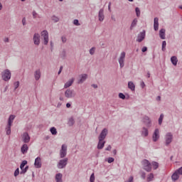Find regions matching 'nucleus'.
<instances>
[{
	"label": "nucleus",
	"mask_w": 182,
	"mask_h": 182,
	"mask_svg": "<svg viewBox=\"0 0 182 182\" xmlns=\"http://www.w3.org/2000/svg\"><path fill=\"white\" fill-rule=\"evenodd\" d=\"M14 120H15V115H10L9 120H8V124L6 128V134L9 136L11 134V127L12 126V123H14Z\"/></svg>",
	"instance_id": "nucleus-1"
},
{
	"label": "nucleus",
	"mask_w": 182,
	"mask_h": 182,
	"mask_svg": "<svg viewBox=\"0 0 182 182\" xmlns=\"http://www.w3.org/2000/svg\"><path fill=\"white\" fill-rule=\"evenodd\" d=\"M126 59V52L122 51L119 57L118 58V62L119 63V66L120 68H124V60Z\"/></svg>",
	"instance_id": "nucleus-2"
},
{
	"label": "nucleus",
	"mask_w": 182,
	"mask_h": 182,
	"mask_svg": "<svg viewBox=\"0 0 182 182\" xmlns=\"http://www.w3.org/2000/svg\"><path fill=\"white\" fill-rule=\"evenodd\" d=\"M142 166L144 167V169H145L146 171L150 172L151 171V164L149 162L148 160L145 159L142 161Z\"/></svg>",
	"instance_id": "nucleus-3"
},
{
	"label": "nucleus",
	"mask_w": 182,
	"mask_h": 182,
	"mask_svg": "<svg viewBox=\"0 0 182 182\" xmlns=\"http://www.w3.org/2000/svg\"><path fill=\"white\" fill-rule=\"evenodd\" d=\"M66 154H68V146H66V144H63L60 151V158L63 159L64 157H66Z\"/></svg>",
	"instance_id": "nucleus-4"
},
{
	"label": "nucleus",
	"mask_w": 182,
	"mask_h": 182,
	"mask_svg": "<svg viewBox=\"0 0 182 182\" xmlns=\"http://www.w3.org/2000/svg\"><path fill=\"white\" fill-rule=\"evenodd\" d=\"M65 96L67 97V99H72V97H75L76 96V93L73 90L68 89L65 92Z\"/></svg>",
	"instance_id": "nucleus-5"
},
{
	"label": "nucleus",
	"mask_w": 182,
	"mask_h": 182,
	"mask_svg": "<svg viewBox=\"0 0 182 182\" xmlns=\"http://www.w3.org/2000/svg\"><path fill=\"white\" fill-rule=\"evenodd\" d=\"M2 79L5 80V82H8L9 79H11V71L9 70H6L2 73Z\"/></svg>",
	"instance_id": "nucleus-6"
},
{
	"label": "nucleus",
	"mask_w": 182,
	"mask_h": 182,
	"mask_svg": "<svg viewBox=\"0 0 182 182\" xmlns=\"http://www.w3.org/2000/svg\"><path fill=\"white\" fill-rule=\"evenodd\" d=\"M165 141L166 146H168V144H170V143L173 141V134H171V132L166 133L165 136Z\"/></svg>",
	"instance_id": "nucleus-7"
},
{
	"label": "nucleus",
	"mask_w": 182,
	"mask_h": 182,
	"mask_svg": "<svg viewBox=\"0 0 182 182\" xmlns=\"http://www.w3.org/2000/svg\"><path fill=\"white\" fill-rule=\"evenodd\" d=\"M68 158H65L64 159L60 160L58 164V167L59 168H65L66 167V164H68Z\"/></svg>",
	"instance_id": "nucleus-8"
},
{
	"label": "nucleus",
	"mask_w": 182,
	"mask_h": 182,
	"mask_svg": "<svg viewBox=\"0 0 182 182\" xmlns=\"http://www.w3.org/2000/svg\"><path fill=\"white\" fill-rule=\"evenodd\" d=\"M41 36L42 38H43L44 44L48 45V43L49 42V34L48 33V31H42Z\"/></svg>",
	"instance_id": "nucleus-9"
},
{
	"label": "nucleus",
	"mask_w": 182,
	"mask_h": 182,
	"mask_svg": "<svg viewBox=\"0 0 182 182\" xmlns=\"http://www.w3.org/2000/svg\"><path fill=\"white\" fill-rule=\"evenodd\" d=\"M145 38H146V31H143L142 32L138 34L136 42H139V43L143 42Z\"/></svg>",
	"instance_id": "nucleus-10"
},
{
	"label": "nucleus",
	"mask_w": 182,
	"mask_h": 182,
	"mask_svg": "<svg viewBox=\"0 0 182 182\" xmlns=\"http://www.w3.org/2000/svg\"><path fill=\"white\" fill-rule=\"evenodd\" d=\"M107 133H108L107 129H106V128L104 129L101 132V133H100V136L98 137V140H100V141H101V140H105V139H106V136H107Z\"/></svg>",
	"instance_id": "nucleus-11"
},
{
	"label": "nucleus",
	"mask_w": 182,
	"mask_h": 182,
	"mask_svg": "<svg viewBox=\"0 0 182 182\" xmlns=\"http://www.w3.org/2000/svg\"><path fill=\"white\" fill-rule=\"evenodd\" d=\"M152 139H153V141H157V140L160 139V131L159 130V129H155L152 136Z\"/></svg>",
	"instance_id": "nucleus-12"
},
{
	"label": "nucleus",
	"mask_w": 182,
	"mask_h": 182,
	"mask_svg": "<svg viewBox=\"0 0 182 182\" xmlns=\"http://www.w3.org/2000/svg\"><path fill=\"white\" fill-rule=\"evenodd\" d=\"M34 166L36 168H41V167H42V159L41 157H37L35 159Z\"/></svg>",
	"instance_id": "nucleus-13"
},
{
	"label": "nucleus",
	"mask_w": 182,
	"mask_h": 182,
	"mask_svg": "<svg viewBox=\"0 0 182 182\" xmlns=\"http://www.w3.org/2000/svg\"><path fill=\"white\" fill-rule=\"evenodd\" d=\"M142 121L146 127H150L151 126V121L150 120V118H149V117H144Z\"/></svg>",
	"instance_id": "nucleus-14"
},
{
	"label": "nucleus",
	"mask_w": 182,
	"mask_h": 182,
	"mask_svg": "<svg viewBox=\"0 0 182 182\" xmlns=\"http://www.w3.org/2000/svg\"><path fill=\"white\" fill-rule=\"evenodd\" d=\"M34 45H39L41 43V36L38 33H35L33 36Z\"/></svg>",
	"instance_id": "nucleus-15"
},
{
	"label": "nucleus",
	"mask_w": 182,
	"mask_h": 182,
	"mask_svg": "<svg viewBox=\"0 0 182 182\" xmlns=\"http://www.w3.org/2000/svg\"><path fill=\"white\" fill-rule=\"evenodd\" d=\"M23 141L24 143H29V141H31V137L27 132L23 134Z\"/></svg>",
	"instance_id": "nucleus-16"
},
{
	"label": "nucleus",
	"mask_w": 182,
	"mask_h": 182,
	"mask_svg": "<svg viewBox=\"0 0 182 182\" xmlns=\"http://www.w3.org/2000/svg\"><path fill=\"white\" fill-rule=\"evenodd\" d=\"M73 82H75V78H72L70 80H68L65 85L64 88L68 89V87H70L72 85H73Z\"/></svg>",
	"instance_id": "nucleus-17"
},
{
	"label": "nucleus",
	"mask_w": 182,
	"mask_h": 182,
	"mask_svg": "<svg viewBox=\"0 0 182 182\" xmlns=\"http://www.w3.org/2000/svg\"><path fill=\"white\" fill-rule=\"evenodd\" d=\"M79 81H78V83H83V82H85V80H86L87 79V74H82V75H80L79 76Z\"/></svg>",
	"instance_id": "nucleus-18"
},
{
	"label": "nucleus",
	"mask_w": 182,
	"mask_h": 182,
	"mask_svg": "<svg viewBox=\"0 0 182 182\" xmlns=\"http://www.w3.org/2000/svg\"><path fill=\"white\" fill-rule=\"evenodd\" d=\"M154 31H159V18L157 17L154 19Z\"/></svg>",
	"instance_id": "nucleus-19"
},
{
	"label": "nucleus",
	"mask_w": 182,
	"mask_h": 182,
	"mask_svg": "<svg viewBox=\"0 0 182 182\" xmlns=\"http://www.w3.org/2000/svg\"><path fill=\"white\" fill-rule=\"evenodd\" d=\"M106 141L99 139V142H98V145H97V149L99 150H102V149H103L105 147V144Z\"/></svg>",
	"instance_id": "nucleus-20"
},
{
	"label": "nucleus",
	"mask_w": 182,
	"mask_h": 182,
	"mask_svg": "<svg viewBox=\"0 0 182 182\" xmlns=\"http://www.w3.org/2000/svg\"><path fill=\"white\" fill-rule=\"evenodd\" d=\"M159 36L161 39H166V29L162 28L159 31Z\"/></svg>",
	"instance_id": "nucleus-21"
},
{
	"label": "nucleus",
	"mask_w": 182,
	"mask_h": 182,
	"mask_svg": "<svg viewBox=\"0 0 182 182\" xmlns=\"http://www.w3.org/2000/svg\"><path fill=\"white\" fill-rule=\"evenodd\" d=\"M104 19H105V15L103 14V9H100L99 12V21L102 22L103 21Z\"/></svg>",
	"instance_id": "nucleus-22"
},
{
	"label": "nucleus",
	"mask_w": 182,
	"mask_h": 182,
	"mask_svg": "<svg viewBox=\"0 0 182 182\" xmlns=\"http://www.w3.org/2000/svg\"><path fill=\"white\" fill-rule=\"evenodd\" d=\"M34 76H35L36 80H39V79H41V70H37L35 72Z\"/></svg>",
	"instance_id": "nucleus-23"
},
{
	"label": "nucleus",
	"mask_w": 182,
	"mask_h": 182,
	"mask_svg": "<svg viewBox=\"0 0 182 182\" xmlns=\"http://www.w3.org/2000/svg\"><path fill=\"white\" fill-rule=\"evenodd\" d=\"M171 62L172 63V64L174 65V66H176L177 65V63L178 62V60H177V57L176 56H172L171 58Z\"/></svg>",
	"instance_id": "nucleus-24"
},
{
	"label": "nucleus",
	"mask_w": 182,
	"mask_h": 182,
	"mask_svg": "<svg viewBox=\"0 0 182 182\" xmlns=\"http://www.w3.org/2000/svg\"><path fill=\"white\" fill-rule=\"evenodd\" d=\"M28 145L26 144H24L22 146H21V153H23V154H25V153H26L28 151Z\"/></svg>",
	"instance_id": "nucleus-25"
},
{
	"label": "nucleus",
	"mask_w": 182,
	"mask_h": 182,
	"mask_svg": "<svg viewBox=\"0 0 182 182\" xmlns=\"http://www.w3.org/2000/svg\"><path fill=\"white\" fill-rule=\"evenodd\" d=\"M62 177H63L62 173H57L55 176V181L56 182H63Z\"/></svg>",
	"instance_id": "nucleus-26"
},
{
	"label": "nucleus",
	"mask_w": 182,
	"mask_h": 182,
	"mask_svg": "<svg viewBox=\"0 0 182 182\" xmlns=\"http://www.w3.org/2000/svg\"><path fill=\"white\" fill-rule=\"evenodd\" d=\"M178 172L176 171L171 176V178L173 181L178 180Z\"/></svg>",
	"instance_id": "nucleus-27"
},
{
	"label": "nucleus",
	"mask_w": 182,
	"mask_h": 182,
	"mask_svg": "<svg viewBox=\"0 0 182 182\" xmlns=\"http://www.w3.org/2000/svg\"><path fill=\"white\" fill-rule=\"evenodd\" d=\"M141 134H142V136H144V137H147V136H149V129L144 127Z\"/></svg>",
	"instance_id": "nucleus-28"
},
{
	"label": "nucleus",
	"mask_w": 182,
	"mask_h": 182,
	"mask_svg": "<svg viewBox=\"0 0 182 182\" xmlns=\"http://www.w3.org/2000/svg\"><path fill=\"white\" fill-rule=\"evenodd\" d=\"M128 87L132 90H134V89H136V86L134 85V83H133V82H128Z\"/></svg>",
	"instance_id": "nucleus-29"
},
{
	"label": "nucleus",
	"mask_w": 182,
	"mask_h": 182,
	"mask_svg": "<svg viewBox=\"0 0 182 182\" xmlns=\"http://www.w3.org/2000/svg\"><path fill=\"white\" fill-rule=\"evenodd\" d=\"M154 178V174L153 173H150L149 175H148L147 178H146V181L149 182V181H153V179Z\"/></svg>",
	"instance_id": "nucleus-30"
},
{
	"label": "nucleus",
	"mask_w": 182,
	"mask_h": 182,
	"mask_svg": "<svg viewBox=\"0 0 182 182\" xmlns=\"http://www.w3.org/2000/svg\"><path fill=\"white\" fill-rule=\"evenodd\" d=\"M151 166L154 168V170H157V168H159V163L154 161L151 163Z\"/></svg>",
	"instance_id": "nucleus-31"
},
{
	"label": "nucleus",
	"mask_w": 182,
	"mask_h": 182,
	"mask_svg": "<svg viewBox=\"0 0 182 182\" xmlns=\"http://www.w3.org/2000/svg\"><path fill=\"white\" fill-rule=\"evenodd\" d=\"M26 164H28V161H22V163L20 165V168L21 171L23 170V168H24L25 166H26Z\"/></svg>",
	"instance_id": "nucleus-32"
},
{
	"label": "nucleus",
	"mask_w": 182,
	"mask_h": 182,
	"mask_svg": "<svg viewBox=\"0 0 182 182\" xmlns=\"http://www.w3.org/2000/svg\"><path fill=\"white\" fill-rule=\"evenodd\" d=\"M68 126H73L75 124V119L73 118H70L68 122Z\"/></svg>",
	"instance_id": "nucleus-33"
},
{
	"label": "nucleus",
	"mask_w": 182,
	"mask_h": 182,
	"mask_svg": "<svg viewBox=\"0 0 182 182\" xmlns=\"http://www.w3.org/2000/svg\"><path fill=\"white\" fill-rule=\"evenodd\" d=\"M136 25H137V18L134 19V21H132L131 24V29L136 26Z\"/></svg>",
	"instance_id": "nucleus-34"
},
{
	"label": "nucleus",
	"mask_w": 182,
	"mask_h": 182,
	"mask_svg": "<svg viewBox=\"0 0 182 182\" xmlns=\"http://www.w3.org/2000/svg\"><path fill=\"white\" fill-rule=\"evenodd\" d=\"M164 118V114H161L159 119V124H161L163 123V119Z\"/></svg>",
	"instance_id": "nucleus-35"
},
{
	"label": "nucleus",
	"mask_w": 182,
	"mask_h": 182,
	"mask_svg": "<svg viewBox=\"0 0 182 182\" xmlns=\"http://www.w3.org/2000/svg\"><path fill=\"white\" fill-rule=\"evenodd\" d=\"M50 132H51V134H53V135L58 134V132L56 131V128H55V127H52V128L50 129Z\"/></svg>",
	"instance_id": "nucleus-36"
},
{
	"label": "nucleus",
	"mask_w": 182,
	"mask_h": 182,
	"mask_svg": "<svg viewBox=\"0 0 182 182\" xmlns=\"http://www.w3.org/2000/svg\"><path fill=\"white\" fill-rule=\"evenodd\" d=\"M135 12H136V16L139 18L140 16V9H139V7H136L135 9Z\"/></svg>",
	"instance_id": "nucleus-37"
},
{
	"label": "nucleus",
	"mask_w": 182,
	"mask_h": 182,
	"mask_svg": "<svg viewBox=\"0 0 182 182\" xmlns=\"http://www.w3.org/2000/svg\"><path fill=\"white\" fill-rule=\"evenodd\" d=\"M166 45H167V43H166V41H164L162 42V50H163V52H164V50H166Z\"/></svg>",
	"instance_id": "nucleus-38"
},
{
	"label": "nucleus",
	"mask_w": 182,
	"mask_h": 182,
	"mask_svg": "<svg viewBox=\"0 0 182 182\" xmlns=\"http://www.w3.org/2000/svg\"><path fill=\"white\" fill-rule=\"evenodd\" d=\"M29 168V166H26L25 168H23L21 171V174H25L26 171H28V169Z\"/></svg>",
	"instance_id": "nucleus-39"
},
{
	"label": "nucleus",
	"mask_w": 182,
	"mask_h": 182,
	"mask_svg": "<svg viewBox=\"0 0 182 182\" xmlns=\"http://www.w3.org/2000/svg\"><path fill=\"white\" fill-rule=\"evenodd\" d=\"M96 50V48L92 47L90 50V55H95V51Z\"/></svg>",
	"instance_id": "nucleus-40"
},
{
	"label": "nucleus",
	"mask_w": 182,
	"mask_h": 182,
	"mask_svg": "<svg viewBox=\"0 0 182 182\" xmlns=\"http://www.w3.org/2000/svg\"><path fill=\"white\" fill-rule=\"evenodd\" d=\"M90 182H95V173H92L90 178Z\"/></svg>",
	"instance_id": "nucleus-41"
},
{
	"label": "nucleus",
	"mask_w": 182,
	"mask_h": 182,
	"mask_svg": "<svg viewBox=\"0 0 182 182\" xmlns=\"http://www.w3.org/2000/svg\"><path fill=\"white\" fill-rule=\"evenodd\" d=\"M119 99L124 100V99H126V95H124V94H123V93H119Z\"/></svg>",
	"instance_id": "nucleus-42"
},
{
	"label": "nucleus",
	"mask_w": 182,
	"mask_h": 182,
	"mask_svg": "<svg viewBox=\"0 0 182 182\" xmlns=\"http://www.w3.org/2000/svg\"><path fill=\"white\" fill-rule=\"evenodd\" d=\"M14 85L15 90H16V89H18V87H19V81L14 82Z\"/></svg>",
	"instance_id": "nucleus-43"
},
{
	"label": "nucleus",
	"mask_w": 182,
	"mask_h": 182,
	"mask_svg": "<svg viewBox=\"0 0 182 182\" xmlns=\"http://www.w3.org/2000/svg\"><path fill=\"white\" fill-rule=\"evenodd\" d=\"M19 176V168H18L17 169H16L15 172H14V176L16 177Z\"/></svg>",
	"instance_id": "nucleus-44"
},
{
	"label": "nucleus",
	"mask_w": 182,
	"mask_h": 182,
	"mask_svg": "<svg viewBox=\"0 0 182 182\" xmlns=\"http://www.w3.org/2000/svg\"><path fill=\"white\" fill-rule=\"evenodd\" d=\"M73 23L76 26H79V25H80V23H79V20H77V19L74 20Z\"/></svg>",
	"instance_id": "nucleus-45"
},
{
	"label": "nucleus",
	"mask_w": 182,
	"mask_h": 182,
	"mask_svg": "<svg viewBox=\"0 0 182 182\" xmlns=\"http://www.w3.org/2000/svg\"><path fill=\"white\" fill-rule=\"evenodd\" d=\"M113 161H114V159H113L112 157H109L108 159V163H113Z\"/></svg>",
	"instance_id": "nucleus-46"
},
{
	"label": "nucleus",
	"mask_w": 182,
	"mask_h": 182,
	"mask_svg": "<svg viewBox=\"0 0 182 182\" xmlns=\"http://www.w3.org/2000/svg\"><path fill=\"white\" fill-rule=\"evenodd\" d=\"M33 18H36L38 16V13L36 11H33Z\"/></svg>",
	"instance_id": "nucleus-47"
},
{
	"label": "nucleus",
	"mask_w": 182,
	"mask_h": 182,
	"mask_svg": "<svg viewBox=\"0 0 182 182\" xmlns=\"http://www.w3.org/2000/svg\"><path fill=\"white\" fill-rule=\"evenodd\" d=\"M133 179H134L133 176H129L128 181H127L126 182H133Z\"/></svg>",
	"instance_id": "nucleus-48"
},
{
	"label": "nucleus",
	"mask_w": 182,
	"mask_h": 182,
	"mask_svg": "<svg viewBox=\"0 0 182 182\" xmlns=\"http://www.w3.org/2000/svg\"><path fill=\"white\" fill-rule=\"evenodd\" d=\"M178 172V174H181L182 175V167H181L179 169L176 171Z\"/></svg>",
	"instance_id": "nucleus-49"
},
{
	"label": "nucleus",
	"mask_w": 182,
	"mask_h": 182,
	"mask_svg": "<svg viewBox=\"0 0 182 182\" xmlns=\"http://www.w3.org/2000/svg\"><path fill=\"white\" fill-rule=\"evenodd\" d=\"M105 150H107V151H110L112 150V146L109 145Z\"/></svg>",
	"instance_id": "nucleus-50"
},
{
	"label": "nucleus",
	"mask_w": 182,
	"mask_h": 182,
	"mask_svg": "<svg viewBox=\"0 0 182 182\" xmlns=\"http://www.w3.org/2000/svg\"><path fill=\"white\" fill-rule=\"evenodd\" d=\"M53 21H55V22H58L59 21V18L56 16L53 17Z\"/></svg>",
	"instance_id": "nucleus-51"
},
{
	"label": "nucleus",
	"mask_w": 182,
	"mask_h": 182,
	"mask_svg": "<svg viewBox=\"0 0 182 182\" xmlns=\"http://www.w3.org/2000/svg\"><path fill=\"white\" fill-rule=\"evenodd\" d=\"M22 23H23V26L26 25V18H23L22 19Z\"/></svg>",
	"instance_id": "nucleus-52"
},
{
	"label": "nucleus",
	"mask_w": 182,
	"mask_h": 182,
	"mask_svg": "<svg viewBox=\"0 0 182 182\" xmlns=\"http://www.w3.org/2000/svg\"><path fill=\"white\" fill-rule=\"evenodd\" d=\"M141 50L142 52H147V47H143Z\"/></svg>",
	"instance_id": "nucleus-53"
},
{
	"label": "nucleus",
	"mask_w": 182,
	"mask_h": 182,
	"mask_svg": "<svg viewBox=\"0 0 182 182\" xmlns=\"http://www.w3.org/2000/svg\"><path fill=\"white\" fill-rule=\"evenodd\" d=\"M62 69H63V67H60V70H59V71H58V75H60V73H62Z\"/></svg>",
	"instance_id": "nucleus-54"
},
{
	"label": "nucleus",
	"mask_w": 182,
	"mask_h": 182,
	"mask_svg": "<svg viewBox=\"0 0 182 182\" xmlns=\"http://www.w3.org/2000/svg\"><path fill=\"white\" fill-rule=\"evenodd\" d=\"M62 41L63 43H65V42H66V37H62Z\"/></svg>",
	"instance_id": "nucleus-55"
},
{
	"label": "nucleus",
	"mask_w": 182,
	"mask_h": 182,
	"mask_svg": "<svg viewBox=\"0 0 182 182\" xmlns=\"http://www.w3.org/2000/svg\"><path fill=\"white\" fill-rule=\"evenodd\" d=\"M141 86L142 88H144V86H146V85L144 84V82H142L141 83Z\"/></svg>",
	"instance_id": "nucleus-56"
},
{
	"label": "nucleus",
	"mask_w": 182,
	"mask_h": 182,
	"mask_svg": "<svg viewBox=\"0 0 182 182\" xmlns=\"http://www.w3.org/2000/svg\"><path fill=\"white\" fill-rule=\"evenodd\" d=\"M141 177L142 178H146V173H142Z\"/></svg>",
	"instance_id": "nucleus-57"
},
{
	"label": "nucleus",
	"mask_w": 182,
	"mask_h": 182,
	"mask_svg": "<svg viewBox=\"0 0 182 182\" xmlns=\"http://www.w3.org/2000/svg\"><path fill=\"white\" fill-rule=\"evenodd\" d=\"M4 42H9V38H4Z\"/></svg>",
	"instance_id": "nucleus-58"
},
{
	"label": "nucleus",
	"mask_w": 182,
	"mask_h": 182,
	"mask_svg": "<svg viewBox=\"0 0 182 182\" xmlns=\"http://www.w3.org/2000/svg\"><path fill=\"white\" fill-rule=\"evenodd\" d=\"M66 107H68V108L70 107V103H67L66 104Z\"/></svg>",
	"instance_id": "nucleus-59"
},
{
	"label": "nucleus",
	"mask_w": 182,
	"mask_h": 182,
	"mask_svg": "<svg viewBox=\"0 0 182 182\" xmlns=\"http://www.w3.org/2000/svg\"><path fill=\"white\" fill-rule=\"evenodd\" d=\"M112 6V3H109L108 9L110 11V6Z\"/></svg>",
	"instance_id": "nucleus-60"
},
{
	"label": "nucleus",
	"mask_w": 182,
	"mask_h": 182,
	"mask_svg": "<svg viewBox=\"0 0 182 182\" xmlns=\"http://www.w3.org/2000/svg\"><path fill=\"white\" fill-rule=\"evenodd\" d=\"M2 8H3L2 3L0 2V11H2Z\"/></svg>",
	"instance_id": "nucleus-61"
},
{
	"label": "nucleus",
	"mask_w": 182,
	"mask_h": 182,
	"mask_svg": "<svg viewBox=\"0 0 182 182\" xmlns=\"http://www.w3.org/2000/svg\"><path fill=\"white\" fill-rule=\"evenodd\" d=\"M92 87H95V89H96L97 87V85H92Z\"/></svg>",
	"instance_id": "nucleus-62"
},
{
	"label": "nucleus",
	"mask_w": 182,
	"mask_h": 182,
	"mask_svg": "<svg viewBox=\"0 0 182 182\" xmlns=\"http://www.w3.org/2000/svg\"><path fill=\"white\" fill-rule=\"evenodd\" d=\"M161 99V97L160 96H158L156 98L157 100H160Z\"/></svg>",
	"instance_id": "nucleus-63"
},
{
	"label": "nucleus",
	"mask_w": 182,
	"mask_h": 182,
	"mask_svg": "<svg viewBox=\"0 0 182 182\" xmlns=\"http://www.w3.org/2000/svg\"><path fill=\"white\" fill-rule=\"evenodd\" d=\"M113 153H114V154H116V153H117L116 149H114V150L113 151Z\"/></svg>",
	"instance_id": "nucleus-64"
}]
</instances>
